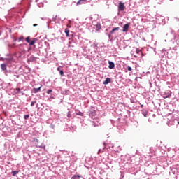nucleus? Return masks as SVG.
I'll list each match as a JSON object with an SVG mask.
<instances>
[{"instance_id":"17","label":"nucleus","mask_w":179,"mask_h":179,"mask_svg":"<svg viewBox=\"0 0 179 179\" xmlns=\"http://www.w3.org/2000/svg\"><path fill=\"white\" fill-rule=\"evenodd\" d=\"M36 104V101H31V107H33V106H34V105Z\"/></svg>"},{"instance_id":"7","label":"nucleus","mask_w":179,"mask_h":179,"mask_svg":"<svg viewBox=\"0 0 179 179\" xmlns=\"http://www.w3.org/2000/svg\"><path fill=\"white\" fill-rule=\"evenodd\" d=\"M95 29L96 30V31H99V30H100L101 29V24H100V23H97L96 25H95Z\"/></svg>"},{"instance_id":"31","label":"nucleus","mask_w":179,"mask_h":179,"mask_svg":"<svg viewBox=\"0 0 179 179\" xmlns=\"http://www.w3.org/2000/svg\"><path fill=\"white\" fill-rule=\"evenodd\" d=\"M0 36H1V33H0Z\"/></svg>"},{"instance_id":"13","label":"nucleus","mask_w":179,"mask_h":179,"mask_svg":"<svg viewBox=\"0 0 179 179\" xmlns=\"http://www.w3.org/2000/svg\"><path fill=\"white\" fill-rule=\"evenodd\" d=\"M17 173H19L17 171H13V172H12V174H13V176H16V174H17Z\"/></svg>"},{"instance_id":"10","label":"nucleus","mask_w":179,"mask_h":179,"mask_svg":"<svg viewBox=\"0 0 179 179\" xmlns=\"http://www.w3.org/2000/svg\"><path fill=\"white\" fill-rule=\"evenodd\" d=\"M71 179H80V176L79 175H74Z\"/></svg>"},{"instance_id":"26","label":"nucleus","mask_w":179,"mask_h":179,"mask_svg":"<svg viewBox=\"0 0 179 179\" xmlns=\"http://www.w3.org/2000/svg\"><path fill=\"white\" fill-rule=\"evenodd\" d=\"M77 5H80V1L77 2Z\"/></svg>"},{"instance_id":"24","label":"nucleus","mask_w":179,"mask_h":179,"mask_svg":"<svg viewBox=\"0 0 179 179\" xmlns=\"http://www.w3.org/2000/svg\"><path fill=\"white\" fill-rule=\"evenodd\" d=\"M78 115H83V113H82L81 112H79V113L78 114Z\"/></svg>"},{"instance_id":"14","label":"nucleus","mask_w":179,"mask_h":179,"mask_svg":"<svg viewBox=\"0 0 179 179\" xmlns=\"http://www.w3.org/2000/svg\"><path fill=\"white\" fill-rule=\"evenodd\" d=\"M136 54H141V52H142V51H141V50H139V49H136Z\"/></svg>"},{"instance_id":"29","label":"nucleus","mask_w":179,"mask_h":179,"mask_svg":"<svg viewBox=\"0 0 179 179\" xmlns=\"http://www.w3.org/2000/svg\"><path fill=\"white\" fill-rule=\"evenodd\" d=\"M64 1H66V0H63L62 2H64Z\"/></svg>"},{"instance_id":"5","label":"nucleus","mask_w":179,"mask_h":179,"mask_svg":"<svg viewBox=\"0 0 179 179\" xmlns=\"http://www.w3.org/2000/svg\"><path fill=\"white\" fill-rule=\"evenodd\" d=\"M108 64H109V66H108L109 69H114L115 66V65L114 64V62L109 61Z\"/></svg>"},{"instance_id":"4","label":"nucleus","mask_w":179,"mask_h":179,"mask_svg":"<svg viewBox=\"0 0 179 179\" xmlns=\"http://www.w3.org/2000/svg\"><path fill=\"white\" fill-rule=\"evenodd\" d=\"M41 87H43V85H41L38 88H33L32 90L33 93H38V92H41Z\"/></svg>"},{"instance_id":"3","label":"nucleus","mask_w":179,"mask_h":179,"mask_svg":"<svg viewBox=\"0 0 179 179\" xmlns=\"http://www.w3.org/2000/svg\"><path fill=\"white\" fill-rule=\"evenodd\" d=\"M129 26H131L130 23L126 24L123 27L122 31L124 33H127V31H128V30L129 29Z\"/></svg>"},{"instance_id":"27","label":"nucleus","mask_w":179,"mask_h":179,"mask_svg":"<svg viewBox=\"0 0 179 179\" xmlns=\"http://www.w3.org/2000/svg\"><path fill=\"white\" fill-rule=\"evenodd\" d=\"M57 71H59V72L61 71V69L59 67H58Z\"/></svg>"},{"instance_id":"16","label":"nucleus","mask_w":179,"mask_h":179,"mask_svg":"<svg viewBox=\"0 0 179 179\" xmlns=\"http://www.w3.org/2000/svg\"><path fill=\"white\" fill-rule=\"evenodd\" d=\"M19 92H20V88H17L15 90V93H19Z\"/></svg>"},{"instance_id":"22","label":"nucleus","mask_w":179,"mask_h":179,"mask_svg":"<svg viewBox=\"0 0 179 179\" xmlns=\"http://www.w3.org/2000/svg\"><path fill=\"white\" fill-rule=\"evenodd\" d=\"M115 31H117V30H120V27H115L113 29Z\"/></svg>"},{"instance_id":"23","label":"nucleus","mask_w":179,"mask_h":179,"mask_svg":"<svg viewBox=\"0 0 179 179\" xmlns=\"http://www.w3.org/2000/svg\"><path fill=\"white\" fill-rule=\"evenodd\" d=\"M87 0H79L80 2H86Z\"/></svg>"},{"instance_id":"6","label":"nucleus","mask_w":179,"mask_h":179,"mask_svg":"<svg viewBox=\"0 0 179 179\" xmlns=\"http://www.w3.org/2000/svg\"><path fill=\"white\" fill-rule=\"evenodd\" d=\"M108 83H111V78H106L105 81H103V85H108Z\"/></svg>"},{"instance_id":"25","label":"nucleus","mask_w":179,"mask_h":179,"mask_svg":"<svg viewBox=\"0 0 179 179\" xmlns=\"http://www.w3.org/2000/svg\"><path fill=\"white\" fill-rule=\"evenodd\" d=\"M114 31H115V30H113H113H111V31H110V34H113L114 33Z\"/></svg>"},{"instance_id":"20","label":"nucleus","mask_w":179,"mask_h":179,"mask_svg":"<svg viewBox=\"0 0 179 179\" xmlns=\"http://www.w3.org/2000/svg\"><path fill=\"white\" fill-rule=\"evenodd\" d=\"M59 73H60L61 76H64V71L63 70H61L59 71Z\"/></svg>"},{"instance_id":"12","label":"nucleus","mask_w":179,"mask_h":179,"mask_svg":"<svg viewBox=\"0 0 179 179\" xmlns=\"http://www.w3.org/2000/svg\"><path fill=\"white\" fill-rule=\"evenodd\" d=\"M47 94H50V93H52V90H48V91L46 92Z\"/></svg>"},{"instance_id":"15","label":"nucleus","mask_w":179,"mask_h":179,"mask_svg":"<svg viewBox=\"0 0 179 179\" xmlns=\"http://www.w3.org/2000/svg\"><path fill=\"white\" fill-rule=\"evenodd\" d=\"M127 71H129V72H132V67L128 66L127 67Z\"/></svg>"},{"instance_id":"19","label":"nucleus","mask_w":179,"mask_h":179,"mask_svg":"<svg viewBox=\"0 0 179 179\" xmlns=\"http://www.w3.org/2000/svg\"><path fill=\"white\" fill-rule=\"evenodd\" d=\"M24 39V38L23 36H21V37L19 38L18 41H23Z\"/></svg>"},{"instance_id":"8","label":"nucleus","mask_w":179,"mask_h":179,"mask_svg":"<svg viewBox=\"0 0 179 179\" xmlns=\"http://www.w3.org/2000/svg\"><path fill=\"white\" fill-rule=\"evenodd\" d=\"M13 58L12 57H9V58H1V61H7V62H10V61H12Z\"/></svg>"},{"instance_id":"21","label":"nucleus","mask_w":179,"mask_h":179,"mask_svg":"<svg viewBox=\"0 0 179 179\" xmlns=\"http://www.w3.org/2000/svg\"><path fill=\"white\" fill-rule=\"evenodd\" d=\"M67 117L68 118H71V112H68Z\"/></svg>"},{"instance_id":"1","label":"nucleus","mask_w":179,"mask_h":179,"mask_svg":"<svg viewBox=\"0 0 179 179\" xmlns=\"http://www.w3.org/2000/svg\"><path fill=\"white\" fill-rule=\"evenodd\" d=\"M27 43H29V45H34L37 41H38V38H32L30 36H28L25 38Z\"/></svg>"},{"instance_id":"11","label":"nucleus","mask_w":179,"mask_h":179,"mask_svg":"<svg viewBox=\"0 0 179 179\" xmlns=\"http://www.w3.org/2000/svg\"><path fill=\"white\" fill-rule=\"evenodd\" d=\"M65 33L66 34V37H69V29H65Z\"/></svg>"},{"instance_id":"28","label":"nucleus","mask_w":179,"mask_h":179,"mask_svg":"<svg viewBox=\"0 0 179 179\" xmlns=\"http://www.w3.org/2000/svg\"><path fill=\"white\" fill-rule=\"evenodd\" d=\"M33 26H34V27H36V26H38V24H34Z\"/></svg>"},{"instance_id":"30","label":"nucleus","mask_w":179,"mask_h":179,"mask_svg":"<svg viewBox=\"0 0 179 179\" xmlns=\"http://www.w3.org/2000/svg\"><path fill=\"white\" fill-rule=\"evenodd\" d=\"M144 117H146V115H144Z\"/></svg>"},{"instance_id":"18","label":"nucleus","mask_w":179,"mask_h":179,"mask_svg":"<svg viewBox=\"0 0 179 179\" xmlns=\"http://www.w3.org/2000/svg\"><path fill=\"white\" fill-rule=\"evenodd\" d=\"M29 117H30L29 115H24V120H28L29 118Z\"/></svg>"},{"instance_id":"2","label":"nucleus","mask_w":179,"mask_h":179,"mask_svg":"<svg viewBox=\"0 0 179 179\" xmlns=\"http://www.w3.org/2000/svg\"><path fill=\"white\" fill-rule=\"evenodd\" d=\"M118 10L120 12L125 10V5L124 3H122V2L119 3Z\"/></svg>"},{"instance_id":"9","label":"nucleus","mask_w":179,"mask_h":179,"mask_svg":"<svg viewBox=\"0 0 179 179\" xmlns=\"http://www.w3.org/2000/svg\"><path fill=\"white\" fill-rule=\"evenodd\" d=\"M1 68L2 71H6V65L5 64H1Z\"/></svg>"}]
</instances>
